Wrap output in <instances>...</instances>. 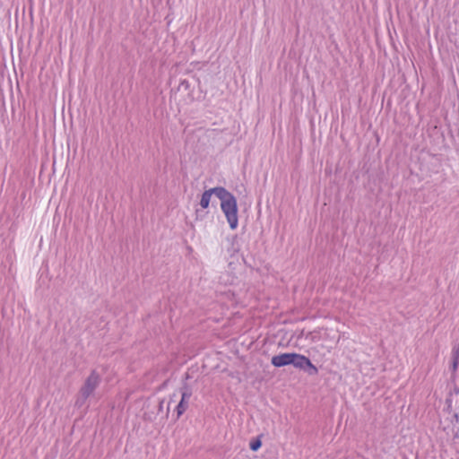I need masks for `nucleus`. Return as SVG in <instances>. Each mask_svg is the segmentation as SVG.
Wrapping results in <instances>:
<instances>
[{"instance_id": "1", "label": "nucleus", "mask_w": 459, "mask_h": 459, "mask_svg": "<svg viewBox=\"0 0 459 459\" xmlns=\"http://www.w3.org/2000/svg\"><path fill=\"white\" fill-rule=\"evenodd\" d=\"M221 210L231 230L238 226V207L236 197L227 189L218 191Z\"/></svg>"}, {"instance_id": "2", "label": "nucleus", "mask_w": 459, "mask_h": 459, "mask_svg": "<svg viewBox=\"0 0 459 459\" xmlns=\"http://www.w3.org/2000/svg\"><path fill=\"white\" fill-rule=\"evenodd\" d=\"M100 383V376L95 372H92L86 379L84 385L82 386L78 397L76 399L75 404L77 406H82L87 400V398L92 394L96 387Z\"/></svg>"}, {"instance_id": "3", "label": "nucleus", "mask_w": 459, "mask_h": 459, "mask_svg": "<svg viewBox=\"0 0 459 459\" xmlns=\"http://www.w3.org/2000/svg\"><path fill=\"white\" fill-rule=\"evenodd\" d=\"M291 365L296 368L306 370L309 374H316L318 371L308 358L299 353L293 352Z\"/></svg>"}, {"instance_id": "4", "label": "nucleus", "mask_w": 459, "mask_h": 459, "mask_svg": "<svg viewBox=\"0 0 459 459\" xmlns=\"http://www.w3.org/2000/svg\"><path fill=\"white\" fill-rule=\"evenodd\" d=\"M293 352H286L275 355L272 358L271 363L277 368L291 365Z\"/></svg>"}, {"instance_id": "5", "label": "nucleus", "mask_w": 459, "mask_h": 459, "mask_svg": "<svg viewBox=\"0 0 459 459\" xmlns=\"http://www.w3.org/2000/svg\"><path fill=\"white\" fill-rule=\"evenodd\" d=\"M219 190H224V187L218 186L204 191L200 199V206L203 209H207L210 205L212 196L215 195L218 198Z\"/></svg>"}, {"instance_id": "6", "label": "nucleus", "mask_w": 459, "mask_h": 459, "mask_svg": "<svg viewBox=\"0 0 459 459\" xmlns=\"http://www.w3.org/2000/svg\"><path fill=\"white\" fill-rule=\"evenodd\" d=\"M189 398V394H187L186 393H184L182 394V398H181V401L180 403H178V407H177V413H178V416L179 417L180 415H182L185 411L186 410L187 408V403H186V400Z\"/></svg>"}, {"instance_id": "7", "label": "nucleus", "mask_w": 459, "mask_h": 459, "mask_svg": "<svg viewBox=\"0 0 459 459\" xmlns=\"http://www.w3.org/2000/svg\"><path fill=\"white\" fill-rule=\"evenodd\" d=\"M262 446V442L260 439H255L250 442V449L253 451H257Z\"/></svg>"}]
</instances>
